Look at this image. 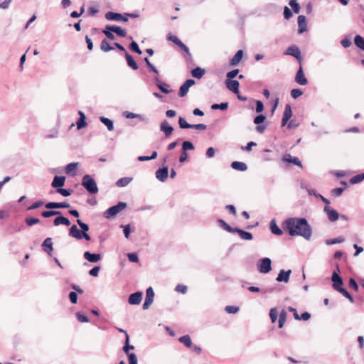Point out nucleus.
<instances>
[{
    "mask_svg": "<svg viewBox=\"0 0 364 364\" xmlns=\"http://www.w3.org/2000/svg\"><path fill=\"white\" fill-rule=\"evenodd\" d=\"M65 183V176H55L53 180L51 183V186L56 189L63 187Z\"/></svg>",
    "mask_w": 364,
    "mask_h": 364,
    "instance_id": "nucleus-19",
    "label": "nucleus"
},
{
    "mask_svg": "<svg viewBox=\"0 0 364 364\" xmlns=\"http://www.w3.org/2000/svg\"><path fill=\"white\" fill-rule=\"evenodd\" d=\"M265 119L266 117L262 114H259L254 118L253 122L255 124L257 125L262 124L265 121Z\"/></svg>",
    "mask_w": 364,
    "mask_h": 364,
    "instance_id": "nucleus-52",
    "label": "nucleus"
},
{
    "mask_svg": "<svg viewBox=\"0 0 364 364\" xmlns=\"http://www.w3.org/2000/svg\"><path fill=\"white\" fill-rule=\"evenodd\" d=\"M41 247L43 250L47 252L48 255H51L52 251L53 250V242H52V238L47 237L42 243Z\"/></svg>",
    "mask_w": 364,
    "mask_h": 364,
    "instance_id": "nucleus-23",
    "label": "nucleus"
},
{
    "mask_svg": "<svg viewBox=\"0 0 364 364\" xmlns=\"http://www.w3.org/2000/svg\"><path fill=\"white\" fill-rule=\"evenodd\" d=\"M286 318H287V314H286L285 311L282 310L280 312L279 317L278 327L279 328H282L284 326V324L286 321Z\"/></svg>",
    "mask_w": 364,
    "mask_h": 364,
    "instance_id": "nucleus-47",
    "label": "nucleus"
},
{
    "mask_svg": "<svg viewBox=\"0 0 364 364\" xmlns=\"http://www.w3.org/2000/svg\"><path fill=\"white\" fill-rule=\"evenodd\" d=\"M175 290L178 293L185 294L187 292L188 288H187V286H186L184 284H178L176 287Z\"/></svg>",
    "mask_w": 364,
    "mask_h": 364,
    "instance_id": "nucleus-62",
    "label": "nucleus"
},
{
    "mask_svg": "<svg viewBox=\"0 0 364 364\" xmlns=\"http://www.w3.org/2000/svg\"><path fill=\"white\" fill-rule=\"evenodd\" d=\"M78 114L80 117L76 122V125L77 129H81L87 126L86 117L82 111H79Z\"/></svg>",
    "mask_w": 364,
    "mask_h": 364,
    "instance_id": "nucleus-27",
    "label": "nucleus"
},
{
    "mask_svg": "<svg viewBox=\"0 0 364 364\" xmlns=\"http://www.w3.org/2000/svg\"><path fill=\"white\" fill-rule=\"evenodd\" d=\"M344 241H345L344 237H338L333 238V239L326 240L325 241V244L327 245H335V244H338V243H342Z\"/></svg>",
    "mask_w": 364,
    "mask_h": 364,
    "instance_id": "nucleus-43",
    "label": "nucleus"
},
{
    "mask_svg": "<svg viewBox=\"0 0 364 364\" xmlns=\"http://www.w3.org/2000/svg\"><path fill=\"white\" fill-rule=\"evenodd\" d=\"M218 223L219 224V225L223 228L225 230H226L227 232H232V233H235V228H232L230 225H228L224 220L223 219H218Z\"/></svg>",
    "mask_w": 364,
    "mask_h": 364,
    "instance_id": "nucleus-33",
    "label": "nucleus"
},
{
    "mask_svg": "<svg viewBox=\"0 0 364 364\" xmlns=\"http://www.w3.org/2000/svg\"><path fill=\"white\" fill-rule=\"evenodd\" d=\"M106 19L109 21H123L127 22L128 21V18L124 15L119 13L108 11L105 14Z\"/></svg>",
    "mask_w": 364,
    "mask_h": 364,
    "instance_id": "nucleus-8",
    "label": "nucleus"
},
{
    "mask_svg": "<svg viewBox=\"0 0 364 364\" xmlns=\"http://www.w3.org/2000/svg\"><path fill=\"white\" fill-rule=\"evenodd\" d=\"M129 48L134 53H137V54H141V50H140V48H139V46L137 44L136 42L135 41H132L130 44H129Z\"/></svg>",
    "mask_w": 364,
    "mask_h": 364,
    "instance_id": "nucleus-53",
    "label": "nucleus"
},
{
    "mask_svg": "<svg viewBox=\"0 0 364 364\" xmlns=\"http://www.w3.org/2000/svg\"><path fill=\"white\" fill-rule=\"evenodd\" d=\"M157 87L163 93L168 94L171 92V90L166 88V87H168V85L166 83H157Z\"/></svg>",
    "mask_w": 364,
    "mask_h": 364,
    "instance_id": "nucleus-58",
    "label": "nucleus"
},
{
    "mask_svg": "<svg viewBox=\"0 0 364 364\" xmlns=\"http://www.w3.org/2000/svg\"><path fill=\"white\" fill-rule=\"evenodd\" d=\"M78 162H73L67 164L65 167V171L67 174L71 175L72 176H76L75 169L78 167Z\"/></svg>",
    "mask_w": 364,
    "mask_h": 364,
    "instance_id": "nucleus-21",
    "label": "nucleus"
},
{
    "mask_svg": "<svg viewBox=\"0 0 364 364\" xmlns=\"http://www.w3.org/2000/svg\"><path fill=\"white\" fill-rule=\"evenodd\" d=\"M257 270L262 274H267L272 270V260L269 257L260 259L257 262Z\"/></svg>",
    "mask_w": 364,
    "mask_h": 364,
    "instance_id": "nucleus-5",
    "label": "nucleus"
},
{
    "mask_svg": "<svg viewBox=\"0 0 364 364\" xmlns=\"http://www.w3.org/2000/svg\"><path fill=\"white\" fill-rule=\"evenodd\" d=\"M231 167L240 171H245L247 169V166L245 163L241 161H233L231 164Z\"/></svg>",
    "mask_w": 364,
    "mask_h": 364,
    "instance_id": "nucleus-31",
    "label": "nucleus"
},
{
    "mask_svg": "<svg viewBox=\"0 0 364 364\" xmlns=\"http://www.w3.org/2000/svg\"><path fill=\"white\" fill-rule=\"evenodd\" d=\"M156 178L161 181L164 182L168 178V166H164L162 168H159L156 173Z\"/></svg>",
    "mask_w": 364,
    "mask_h": 364,
    "instance_id": "nucleus-9",
    "label": "nucleus"
},
{
    "mask_svg": "<svg viewBox=\"0 0 364 364\" xmlns=\"http://www.w3.org/2000/svg\"><path fill=\"white\" fill-rule=\"evenodd\" d=\"M240 308L235 306H227L225 308V311L228 314H236L239 311Z\"/></svg>",
    "mask_w": 364,
    "mask_h": 364,
    "instance_id": "nucleus-57",
    "label": "nucleus"
},
{
    "mask_svg": "<svg viewBox=\"0 0 364 364\" xmlns=\"http://www.w3.org/2000/svg\"><path fill=\"white\" fill-rule=\"evenodd\" d=\"M194 146L190 141H184L182 143L181 150L187 152V151L193 150Z\"/></svg>",
    "mask_w": 364,
    "mask_h": 364,
    "instance_id": "nucleus-44",
    "label": "nucleus"
},
{
    "mask_svg": "<svg viewBox=\"0 0 364 364\" xmlns=\"http://www.w3.org/2000/svg\"><path fill=\"white\" fill-rule=\"evenodd\" d=\"M124 116L127 119L137 118V119H141L143 118L142 115H141L139 114H135V113L129 112L127 111L124 112Z\"/></svg>",
    "mask_w": 364,
    "mask_h": 364,
    "instance_id": "nucleus-51",
    "label": "nucleus"
},
{
    "mask_svg": "<svg viewBox=\"0 0 364 364\" xmlns=\"http://www.w3.org/2000/svg\"><path fill=\"white\" fill-rule=\"evenodd\" d=\"M178 341L180 343H183L186 347L188 348H191V347L193 346L192 341L191 339L190 336L188 335H185L180 337L178 338Z\"/></svg>",
    "mask_w": 364,
    "mask_h": 364,
    "instance_id": "nucleus-34",
    "label": "nucleus"
},
{
    "mask_svg": "<svg viewBox=\"0 0 364 364\" xmlns=\"http://www.w3.org/2000/svg\"><path fill=\"white\" fill-rule=\"evenodd\" d=\"M354 43L358 48L364 50V37L356 35L354 38Z\"/></svg>",
    "mask_w": 364,
    "mask_h": 364,
    "instance_id": "nucleus-37",
    "label": "nucleus"
},
{
    "mask_svg": "<svg viewBox=\"0 0 364 364\" xmlns=\"http://www.w3.org/2000/svg\"><path fill=\"white\" fill-rule=\"evenodd\" d=\"M229 106V103L228 102H222L220 104H213L211 105V109L216 110V109H220V110H226Z\"/></svg>",
    "mask_w": 364,
    "mask_h": 364,
    "instance_id": "nucleus-42",
    "label": "nucleus"
},
{
    "mask_svg": "<svg viewBox=\"0 0 364 364\" xmlns=\"http://www.w3.org/2000/svg\"><path fill=\"white\" fill-rule=\"evenodd\" d=\"M102 33L107 36V38L110 39V40H114L115 39V36L113 34V31H112L111 30H109L107 28V26L105 27V28L102 31Z\"/></svg>",
    "mask_w": 364,
    "mask_h": 364,
    "instance_id": "nucleus-59",
    "label": "nucleus"
},
{
    "mask_svg": "<svg viewBox=\"0 0 364 364\" xmlns=\"http://www.w3.org/2000/svg\"><path fill=\"white\" fill-rule=\"evenodd\" d=\"M100 49L103 52L107 53V52H109L110 50H113L114 48L109 45V42L106 39H103V40H102L101 43H100Z\"/></svg>",
    "mask_w": 364,
    "mask_h": 364,
    "instance_id": "nucleus-40",
    "label": "nucleus"
},
{
    "mask_svg": "<svg viewBox=\"0 0 364 364\" xmlns=\"http://www.w3.org/2000/svg\"><path fill=\"white\" fill-rule=\"evenodd\" d=\"M295 81L300 85H306L308 83V80L304 75L301 64H299V68L295 76Z\"/></svg>",
    "mask_w": 364,
    "mask_h": 364,
    "instance_id": "nucleus-11",
    "label": "nucleus"
},
{
    "mask_svg": "<svg viewBox=\"0 0 364 364\" xmlns=\"http://www.w3.org/2000/svg\"><path fill=\"white\" fill-rule=\"evenodd\" d=\"M235 233H237L241 239L245 240H251L253 238L252 234L242 229L235 228Z\"/></svg>",
    "mask_w": 364,
    "mask_h": 364,
    "instance_id": "nucleus-25",
    "label": "nucleus"
},
{
    "mask_svg": "<svg viewBox=\"0 0 364 364\" xmlns=\"http://www.w3.org/2000/svg\"><path fill=\"white\" fill-rule=\"evenodd\" d=\"M331 281L333 282V288L341 293L343 296L347 298L351 303L354 302V299L351 294L344 288L342 287L343 282L341 276L334 271L331 276Z\"/></svg>",
    "mask_w": 364,
    "mask_h": 364,
    "instance_id": "nucleus-2",
    "label": "nucleus"
},
{
    "mask_svg": "<svg viewBox=\"0 0 364 364\" xmlns=\"http://www.w3.org/2000/svg\"><path fill=\"white\" fill-rule=\"evenodd\" d=\"M154 298V292L152 289V287H149L146 291V298L145 301L150 302L151 304L153 303Z\"/></svg>",
    "mask_w": 364,
    "mask_h": 364,
    "instance_id": "nucleus-41",
    "label": "nucleus"
},
{
    "mask_svg": "<svg viewBox=\"0 0 364 364\" xmlns=\"http://www.w3.org/2000/svg\"><path fill=\"white\" fill-rule=\"evenodd\" d=\"M82 186L90 194H96L99 191L96 181L88 174H86L82 177Z\"/></svg>",
    "mask_w": 364,
    "mask_h": 364,
    "instance_id": "nucleus-3",
    "label": "nucleus"
},
{
    "mask_svg": "<svg viewBox=\"0 0 364 364\" xmlns=\"http://www.w3.org/2000/svg\"><path fill=\"white\" fill-rule=\"evenodd\" d=\"M196 82L193 79L186 80L180 87L178 95L181 97L186 96L189 90V88L195 85Z\"/></svg>",
    "mask_w": 364,
    "mask_h": 364,
    "instance_id": "nucleus-7",
    "label": "nucleus"
},
{
    "mask_svg": "<svg viewBox=\"0 0 364 364\" xmlns=\"http://www.w3.org/2000/svg\"><path fill=\"white\" fill-rule=\"evenodd\" d=\"M129 364H137L136 355L132 353L128 354Z\"/></svg>",
    "mask_w": 364,
    "mask_h": 364,
    "instance_id": "nucleus-64",
    "label": "nucleus"
},
{
    "mask_svg": "<svg viewBox=\"0 0 364 364\" xmlns=\"http://www.w3.org/2000/svg\"><path fill=\"white\" fill-rule=\"evenodd\" d=\"M282 160L285 162L291 163L299 167H302L301 161L297 157H293L290 154H287L283 156Z\"/></svg>",
    "mask_w": 364,
    "mask_h": 364,
    "instance_id": "nucleus-24",
    "label": "nucleus"
},
{
    "mask_svg": "<svg viewBox=\"0 0 364 364\" xmlns=\"http://www.w3.org/2000/svg\"><path fill=\"white\" fill-rule=\"evenodd\" d=\"M144 61L146 64L147 68L149 69L150 71H151L156 74L159 73L158 70L155 68V66L153 64L151 63V62L149 61L148 58H145Z\"/></svg>",
    "mask_w": 364,
    "mask_h": 364,
    "instance_id": "nucleus-54",
    "label": "nucleus"
},
{
    "mask_svg": "<svg viewBox=\"0 0 364 364\" xmlns=\"http://www.w3.org/2000/svg\"><path fill=\"white\" fill-rule=\"evenodd\" d=\"M303 94V92L300 89H293L291 90V97H293L294 99H296L298 98L299 97H300L301 95H302Z\"/></svg>",
    "mask_w": 364,
    "mask_h": 364,
    "instance_id": "nucleus-63",
    "label": "nucleus"
},
{
    "mask_svg": "<svg viewBox=\"0 0 364 364\" xmlns=\"http://www.w3.org/2000/svg\"><path fill=\"white\" fill-rule=\"evenodd\" d=\"M40 222V220L38 218H26V223L28 226H33V225H36Z\"/></svg>",
    "mask_w": 364,
    "mask_h": 364,
    "instance_id": "nucleus-61",
    "label": "nucleus"
},
{
    "mask_svg": "<svg viewBox=\"0 0 364 364\" xmlns=\"http://www.w3.org/2000/svg\"><path fill=\"white\" fill-rule=\"evenodd\" d=\"M205 74V70L200 68L196 67L191 70V75L193 77L197 79H200Z\"/></svg>",
    "mask_w": 364,
    "mask_h": 364,
    "instance_id": "nucleus-35",
    "label": "nucleus"
},
{
    "mask_svg": "<svg viewBox=\"0 0 364 364\" xmlns=\"http://www.w3.org/2000/svg\"><path fill=\"white\" fill-rule=\"evenodd\" d=\"M143 293L141 291H136L131 294L128 299V302L131 305L139 304L142 299Z\"/></svg>",
    "mask_w": 364,
    "mask_h": 364,
    "instance_id": "nucleus-13",
    "label": "nucleus"
},
{
    "mask_svg": "<svg viewBox=\"0 0 364 364\" xmlns=\"http://www.w3.org/2000/svg\"><path fill=\"white\" fill-rule=\"evenodd\" d=\"M84 258L90 262L96 263L101 259V255L99 253H91L86 251L83 254Z\"/></svg>",
    "mask_w": 364,
    "mask_h": 364,
    "instance_id": "nucleus-16",
    "label": "nucleus"
},
{
    "mask_svg": "<svg viewBox=\"0 0 364 364\" xmlns=\"http://www.w3.org/2000/svg\"><path fill=\"white\" fill-rule=\"evenodd\" d=\"M125 58L127 60V63L129 67L132 68L133 70H136L139 68V66L137 63H136L134 57L128 53L127 52L125 53Z\"/></svg>",
    "mask_w": 364,
    "mask_h": 364,
    "instance_id": "nucleus-28",
    "label": "nucleus"
},
{
    "mask_svg": "<svg viewBox=\"0 0 364 364\" xmlns=\"http://www.w3.org/2000/svg\"><path fill=\"white\" fill-rule=\"evenodd\" d=\"M132 179L133 178L131 177L121 178L116 182V185L119 187H125L132 181Z\"/></svg>",
    "mask_w": 364,
    "mask_h": 364,
    "instance_id": "nucleus-38",
    "label": "nucleus"
},
{
    "mask_svg": "<svg viewBox=\"0 0 364 364\" xmlns=\"http://www.w3.org/2000/svg\"><path fill=\"white\" fill-rule=\"evenodd\" d=\"M53 225L55 226H58L60 225H64L65 226H69L70 225V221L68 218H65L63 215H58V217L55 218L53 220Z\"/></svg>",
    "mask_w": 364,
    "mask_h": 364,
    "instance_id": "nucleus-22",
    "label": "nucleus"
},
{
    "mask_svg": "<svg viewBox=\"0 0 364 364\" xmlns=\"http://www.w3.org/2000/svg\"><path fill=\"white\" fill-rule=\"evenodd\" d=\"M298 25H299V29L298 33L299 34L304 33L307 29V23H306V16L304 15H300L298 16Z\"/></svg>",
    "mask_w": 364,
    "mask_h": 364,
    "instance_id": "nucleus-20",
    "label": "nucleus"
},
{
    "mask_svg": "<svg viewBox=\"0 0 364 364\" xmlns=\"http://www.w3.org/2000/svg\"><path fill=\"white\" fill-rule=\"evenodd\" d=\"M292 116V111L290 105H286L282 119V126H285Z\"/></svg>",
    "mask_w": 364,
    "mask_h": 364,
    "instance_id": "nucleus-18",
    "label": "nucleus"
},
{
    "mask_svg": "<svg viewBox=\"0 0 364 364\" xmlns=\"http://www.w3.org/2000/svg\"><path fill=\"white\" fill-rule=\"evenodd\" d=\"M107 28L111 30L114 33H115L117 36L120 37H126L127 31L117 26H107Z\"/></svg>",
    "mask_w": 364,
    "mask_h": 364,
    "instance_id": "nucleus-29",
    "label": "nucleus"
},
{
    "mask_svg": "<svg viewBox=\"0 0 364 364\" xmlns=\"http://www.w3.org/2000/svg\"><path fill=\"white\" fill-rule=\"evenodd\" d=\"M269 228L272 234L280 236L283 234V231L278 227L274 220L270 222Z\"/></svg>",
    "mask_w": 364,
    "mask_h": 364,
    "instance_id": "nucleus-32",
    "label": "nucleus"
},
{
    "mask_svg": "<svg viewBox=\"0 0 364 364\" xmlns=\"http://www.w3.org/2000/svg\"><path fill=\"white\" fill-rule=\"evenodd\" d=\"M225 85L229 90L235 94H237L239 92V87L240 83L236 80H226Z\"/></svg>",
    "mask_w": 364,
    "mask_h": 364,
    "instance_id": "nucleus-15",
    "label": "nucleus"
},
{
    "mask_svg": "<svg viewBox=\"0 0 364 364\" xmlns=\"http://www.w3.org/2000/svg\"><path fill=\"white\" fill-rule=\"evenodd\" d=\"M283 228L290 236H301L306 240L312 235V228L305 218H289L284 221Z\"/></svg>",
    "mask_w": 364,
    "mask_h": 364,
    "instance_id": "nucleus-1",
    "label": "nucleus"
},
{
    "mask_svg": "<svg viewBox=\"0 0 364 364\" xmlns=\"http://www.w3.org/2000/svg\"><path fill=\"white\" fill-rule=\"evenodd\" d=\"M289 6L292 8L295 14H299L301 9V6L296 0H290L289 2Z\"/></svg>",
    "mask_w": 364,
    "mask_h": 364,
    "instance_id": "nucleus-48",
    "label": "nucleus"
},
{
    "mask_svg": "<svg viewBox=\"0 0 364 364\" xmlns=\"http://www.w3.org/2000/svg\"><path fill=\"white\" fill-rule=\"evenodd\" d=\"M72 189H65V188H58L56 189V192L59 194H61L63 196L68 197L70 196L73 193Z\"/></svg>",
    "mask_w": 364,
    "mask_h": 364,
    "instance_id": "nucleus-49",
    "label": "nucleus"
},
{
    "mask_svg": "<svg viewBox=\"0 0 364 364\" xmlns=\"http://www.w3.org/2000/svg\"><path fill=\"white\" fill-rule=\"evenodd\" d=\"M160 130L162 132L166 137H169L173 131V128L171 126L168 121L164 119L160 124Z\"/></svg>",
    "mask_w": 364,
    "mask_h": 364,
    "instance_id": "nucleus-12",
    "label": "nucleus"
},
{
    "mask_svg": "<svg viewBox=\"0 0 364 364\" xmlns=\"http://www.w3.org/2000/svg\"><path fill=\"white\" fill-rule=\"evenodd\" d=\"M284 55H288L294 57L299 61V63L301 64L302 56L301 50L298 46H291L288 47L284 52Z\"/></svg>",
    "mask_w": 364,
    "mask_h": 364,
    "instance_id": "nucleus-6",
    "label": "nucleus"
},
{
    "mask_svg": "<svg viewBox=\"0 0 364 364\" xmlns=\"http://www.w3.org/2000/svg\"><path fill=\"white\" fill-rule=\"evenodd\" d=\"M61 212L59 210H54L53 209H48V210H44L41 213V215L43 218H50L54 215H60Z\"/></svg>",
    "mask_w": 364,
    "mask_h": 364,
    "instance_id": "nucleus-39",
    "label": "nucleus"
},
{
    "mask_svg": "<svg viewBox=\"0 0 364 364\" xmlns=\"http://www.w3.org/2000/svg\"><path fill=\"white\" fill-rule=\"evenodd\" d=\"M127 207V203L124 202H119L117 205H113L108 209H107L104 213L103 216L107 219H110L114 216H116L120 211L124 210Z\"/></svg>",
    "mask_w": 364,
    "mask_h": 364,
    "instance_id": "nucleus-4",
    "label": "nucleus"
},
{
    "mask_svg": "<svg viewBox=\"0 0 364 364\" xmlns=\"http://www.w3.org/2000/svg\"><path fill=\"white\" fill-rule=\"evenodd\" d=\"M178 124L181 129H190L192 127V124L188 123L182 117H180L178 119Z\"/></svg>",
    "mask_w": 364,
    "mask_h": 364,
    "instance_id": "nucleus-45",
    "label": "nucleus"
},
{
    "mask_svg": "<svg viewBox=\"0 0 364 364\" xmlns=\"http://www.w3.org/2000/svg\"><path fill=\"white\" fill-rule=\"evenodd\" d=\"M100 120L107 127L109 131H112L114 129V123L110 119L105 117H100Z\"/></svg>",
    "mask_w": 364,
    "mask_h": 364,
    "instance_id": "nucleus-36",
    "label": "nucleus"
},
{
    "mask_svg": "<svg viewBox=\"0 0 364 364\" xmlns=\"http://www.w3.org/2000/svg\"><path fill=\"white\" fill-rule=\"evenodd\" d=\"M323 210L326 213L328 219L331 222H335L339 218L338 213L333 208H331L329 205H326L323 208Z\"/></svg>",
    "mask_w": 364,
    "mask_h": 364,
    "instance_id": "nucleus-10",
    "label": "nucleus"
},
{
    "mask_svg": "<svg viewBox=\"0 0 364 364\" xmlns=\"http://www.w3.org/2000/svg\"><path fill=\"white\" fill-rule=\"evenodd\" d=\"M363 180H364V173L360 174H357L354 176H353L350 179V182L351 184H356L360 182H361Z\"/></svg>",
    "mask_w": 364,
    "mask_h": 364,
    "instance_id": "nucleus-46",
    "label": "nucleus"
},
{
    "mask_svg": "<svg viewBox=\"0 0 364 364\" xmlns=\"http://www.w3.org/2000/svg\"><path fill=\"white\" fill-rule=\"evenodd\" d=\"M77 223L81 228V232H87L89 230V226L87 224L83 223L81 220L77 219Z\"/></svg>",
    "mask_w": 364,
    "mask_h": 364,
    "instance_id": "nucleus-55",
    "label": "nucleus"
},
{
    "mask_svg": "<svg viewBox=\"0 0 364 364\" xmlns=\"http://www.w3.org/2000/svg\"><path fill=\"white\" fill-rule=\"evenodd\" d=\"M82 232L78 229L77 225H73L69 230V235L72 237H74L77 240L82 239Z\"/></svg>",
    "mask_w": 364,
    "mask_h": 364,
    "instance_id": "nucleus-26",
    "label": "nucleus"
},
{
    "mask_svg": "<svg viewBox=\"0 0 364 364\" xmlns=\"http://www.w3.org/2000/svg\"><path fill=\"white\" fill-rule=\"evenodd\" d=\"M184 52V56L191 58V55L190 53L188 48L183 43L181 42L180 45L178 46Z\"/></svg>",
    "mask_w": 364,
    "mask_h": 364,
    "instance_id": "nucleus-56",
    "label": "nucleus"
},
{
    "mask_svg": "<svg viewBox=\"0 0 364 364\" xmlns=\"http://www.w3.org/2000/svg\"><path fill=\"white\" fill-rule=\"evenodd\" d=\"M242 56H243V51L242 50H237V52L235 53V55L230 59V64L232 66L237 65L242 60Z\"/></svg>",
    "mask_w": 364,
    "mask_h": 364,
    "instance_id": "nucleus-30",
    "label": "nucleus"
},
{
    "mask_svg": "<svg viewBox=\"0 0 364 364\" xmlns=\"http://www.w3.org/2000/svg\"><path fill=\"white\" fill-rule=\"evenodd\" d=\"M291 273V270L289 269L287 271L284 269H281L276 278V281L278 282H284L287 283L289 281L290 274Z\"/></svg>",
    "mask_w": 364,
    "mask_h": 364,
    "instance_id": "nucleus-14",
    "label": "nucleus"
},
{
    "mask_svg": "<svg viewBox=\"0 0 364 364\" xmlns=\"http://www.w3.org/2000/svg\"><path fill=\"white\" fill-rule=\"evenodd\" d=\"M344 190H345L344 188H341V187L336 188L332 189L331 193L335 197H339L340 196L342 195V193H343Z\"/></svg>",
    "mask_w": 364,
    "mask_h": 364,
    "instance_id": "nucleus-60",
    "label": "nucleus"
},
{
    "mask_svg": "<svg viewBox=\"0 0 364 364\" xmlns=\"http://www.w3.org/2000/svg\"><path fill=\"white\" fill-rule=\"evenodd\" d=\"M45 207L47 209L68 208L70 207V204L67 202H48L45 204Z\"/></svg>",
    "mask_w": 364,
    "mask_h": 364,
    "instance_id": "nucleus-17",
    "label": "nucleus"
},
{
    "mask_svg": "<svg viewBox=\"0 0 364 364\" xmlns=\"http://www.w3.org/2000/svg\"><path fill=\"white\" fill-rule=\"evenodd\" d=\"M129 336L128 334H127V338H126V341H125V344L123 347V350L124 353L129 354V350H133L134 348V346H130L129 344Z\"/></svg>",
    "mask_w": 364,
    "mask_h": 364,
    "instance_id": "nucleus-50",
    "label": "nucleus"
}]
</instances>
